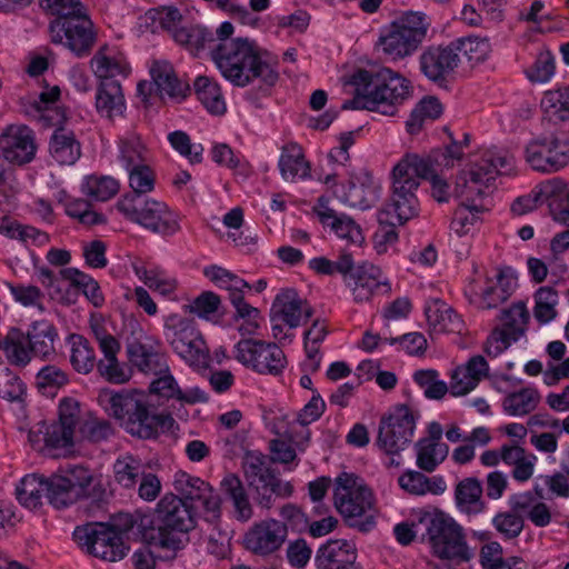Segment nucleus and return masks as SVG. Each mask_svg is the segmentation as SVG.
Listing matches in <instances>:
<instances>
[{
    "label": "nucleus",
    "mask_w": 569,
    "mask_h": 569,
    "mask_svg": "<svg viewBox=\"0 0 569 569\" xmlns=\"http://www.w3.org/2000/svg\"><path fill=\"white\" fill-rule=\"evenodd\" d=\"M168 139L181 156L189 159L191 163H199L202 160L203 147L192 144L189 136L183 131H174L168 136Z\"/></svg>",
    "instance_id": "62"
},
{
    "label": "nucleus",
    "mask_w": 569,
    "mask_h": 569,
    "mask_svg": "<svg viewBox=\"0 0 569 569\" xmlns=\"http://www.w3.org/2000/svg\"><path fill=\"white\" fill-rule=\"evenodd\" d=\"M98 400L127 432L140 439L157 438L161 432L169 431L174 423L170 415L151 413L148 396L137 389H102Z\"/></svg>",
    "instance_id": "2"
},
{
    "label": "nucleus",
    "mask_w": 569,
    "mask_h": 569,
    "mask_svg": "<svg viewBox=\"0 0 569 569\" xmlns=\"http://www.w3.org/2000/svg\"><path fill=\"white\" fill-rule=\"evenodd\" d=\"M73 538L88 553L110 562L121 560L129 550L122 537L109 525L102 522L77 527Z\"/></svg>",
    "instance_id": "12"
},
{
    "label": "nucleus",
    "mask_w": 569,
    "mask_h": 569,
    "mask_svg": "<svg viewBox=\"0 0 569 569\" xmlns=\"http://www.w3.org/2000/svg\"><path fill=\"white\" fill-rule=\"evenodd\" d=\"M47 498L54 508H64L80 500L78 493L61 475L47 479Z\"/></svg>",
    "instance_id": "53"
},
{
    "label": "nucleus",
    "mask_w": 569,
    "mask_h": 569,
    "mask_svg": "<svg viewBox=\"0 0 569 569\" xmlns=\"http://www.w3.org/2000/svg\"><path fill=\"white\" fill-rule=\"evenodd\" d=\"M441 162L436 156H420L406 153L391 170V186H399L407 189H418L421 179L438 170Z\"/></svg>",
    "instance_id": "19"
},
{
    "label": "nucleus",
    "mask_w": 569,
    "mask_h": 569,
    "mask_svg": "<svg viewBox=\"0 0 569 569\" xmlns=\"http://www.w3.org/2000/svg\"><path fill=\"white\" fill-rule=\"evenodd\" d=\"M60 277L76 287L82 289L83 295L94 306L101 307L104 298L98 282L90 276L76 268H64L59 272Z\"/></svg>",
    "instance_id": "49"
},
{
    "label": "nucleus",
    "mask_w": 569,
    "mask_h": 569,
    "mask_svg": "<svg viewBox=\"0 0 569 569\" xmlns=\"http://www.w3.org/2000/svg\"><path fill=\"white\" fill-rule=\"evenodd\" d=\"M47 440L49 442V455L57 456L56 450H69L76 443V430L62 425L52 422L47 425Z\"/></svg>",
    "instance_id": "58"
},
{
    "label": "nucleus",
    "mask_w": 569,
    "mask_h": 569,
    "mask_svg": "<svg viewBox=\"0 0 569 569\" xmlns=\"http://www.w3.org/2000/svg\"><path fill=\"white\" fill-rule=\"evenodd\" d=\"M311 316L312 308L293 289L281 290L271 307V321H282L289 328H297Z\"/></svg>",
    "instance_id": "24"
},
{
    "label": "nucleus",
    "mask_w": 569,
    "mask_h": 569,
    "mask_svg": "<svg viewBox=\"0 0 569 569\" xmlns=\"http://www.w3.org/2000/svg\"><path fill=\"white\" fill-rule=\"evenodd\" d=\"M66 212L69 217L78 219L84 226H96L106 222L104 216L92 210L91 204L83 199L70 201L66 207Z\"/></svg>",
    "instance_id": "61"
},
{
    "label": "nucleus",
    "mask_w": 569,
    "mask_h": 569,
    "mask_svg": "<svg viewBox=\"0 0 569 569\" xmlns=\"http://www.w3.org/2000/svg\"><path fill=\"white\" fill-rule=\"evenodd\" d=\"M143 228L161 236H172L180 230V224L164 202L148 199L144 211L136 222Z\"/></svg>",
    "instance_id": "25"
},
{
    "label": "nucleus",
    "mask_w": 569,
    "mask_h": 569,
    "mask_svg": "<svg viewBox=\"0 0 569 569\" xmlns=\"http://www.w3.org/2000/svg\"><path fill=\"white\" fill-rule=\"evenodd\" d=\"M333 500L337 510L352 521L351 526L359 527L361 531L371 528L372 516L367 517L362 522L357 521L372 507V493L357 476L343 472L336 478Z\"/></svg>",
    "instance_id": "10"
},
{
    "label": "nucleus",
    "mask_w": 569,
    "mask_h": 569,
    "mask_svg": "<svg viewBox=\"0 0 569 569\" xmlns=\"http://www.w3.org/2000/svg\"><path fill=\"white\" fill-rule=\"evenodd\" d=\"M417 466L426 472H432L447 458L449 448L446 443L417 441Z\"/></svg>",
    "instance_id": "52"
},
{
    "label": "nucleus",
    "mask_w": 569,
    "mask_h": 569,
    "mask_svg": "<svg viewBox=\"0 0 569 569\" xmlns=\"http://www.w3.org/2000/svg\"><path fill=\"white\" fill-rule=\"evenodd\" d=\"M271 459L259 451H247L242 458V469L248 486L254 491L257 503L263 509L273 505V496L286 498L293 488L290 482L279 479L270 467Z\"/></svg>",
    "instance_id": "9"
},
{
    "label": "nucleus",
    "mask_w": 569,
    "mask_h": 569,
    "mask_svg": "<svg viewBox=\"0 0 569 569\" xmlns=\"http://www.w3.org/2000/svg\"><path fill=\"white\" fill-rule=\"evenodd\" d=\"M0 143L6 159L16 164L28 163L36 156L34 136L27 126H9L1 134Z\"/></svg>",
    "instance_id": "22"
},
{
    "label": "nucleus",
    "mask_w": 569,
    "mask_h": 569,
    "mask_svg": "<svg viewBox=\"0 0 569 569\" xmlns=\"http://www.w3.org/2000/svg\"><path fill=\"white\" fill-rule=\"evenodd\" d=\"M154 523L146 533L148 542L176 553L183 546L184 535L194 528L192 506L176 495H164L157 505Z\"/></svg>",
    "instance_id": "6"
},
{
    "label": "nucleus",
    "mask_w": 569,
    "mask_h": 569,
    "mask_svg": "<svg viewBox=\"0 0 569 569\" xmlns=\"http://www.w3.org/2000/svg\"><path fill=\"white\" fill-rule=\"evenodd\" d=\"M499 320L501 325L498 328L518 341L526 336L530 322V313L523 301H517L501 310Z\"/></svg>",
    "instance_id": "37"
},
{
    "label": "nucleus",
    "mask_w": 569,
    "mask_h": 569,
    "mask_svg": "<svg viewBox=\"0 0 569 569\" xmlns=\"http://www.w3.org/2000/svg\"><path fill=\"white\" fill-rule=\"evenodd\" d=\"M119 190V183L111 177L90 176L86 179L83 192L97 201H107Z\"/></svg>",
    "instance_id": "60"
},
{
    "label": "nucleus",
    "mask_w": 569,
    "mask_h": 569,
    "mask_svg": "<svg viewBox=\"0 0 569 569\" xmlns=\"http://www.w3.org/2000/svg\"><path fill=\"white\" fill-rule=\"evenodd\" d=\"M128 355L130 362L142 372L160 375L168 370L163 357L140 342L130 343Z\"/></svg>",
    "instance_id": "41"
},
{
    "label": "nucleus",
    "mask_w": 569,
    "mask_h": 569,
    "mask_svg": "<svg viewBox=\"0 0 569 569\" xmlns=\"http://www.w3.org/2000/svg\"><path fill=\"white\" fill-rule=\"evenodd\" d=\"M451 43L452 47H456L457 54L462 53L471 63L485 61L491 52V44L488 38L467 37Z\"/></svg>",
    "instance_id": "55"
},
{
    "label": "nucleus",
    "mask_w": 569,
    "mask_h": 569,
    "mask_svg": "<svg viewBox=\"0 0 569 569\" xmlns=\"http://www.w3.org/2000/svg\"><path fill=\"white\" fill-rule=\"evenodd\" d=\"M416 519L422 540L436 557L457 563L472 557L463 528L451 516L437 508L420 509L416 511Z\"/></svg>",
    "instance_id": "5"
},
{
    "label": "nucleus",
    "mask_w": 569,
    "mask_h": 569,
    "mask_svg": "<svg viewBox=\"0 0 569 569\" xmlns=\"http://www.w3.org/2000/svg\"><path fill=\"white\" fill-rule=\"evenodd\" d=\"M148 197L144 193H126L116 203V207L123 217L132 222H137L140 214L144 211Z\"/></svg>",
    "instance_id": "63"
},
{
    "label": "nucleus",
    "mask_w": 569,
    "mask_h": 569,
    "mask_svg": "<svg viewBox=\"0 0 569 569\" xmlns=\"http://www.w3.org/2000/svg\"><path fill=\"white\" fill-rule=\"evenodd\" d=\"M173 39L181 46H184L188 50L193 53L199 52L202 49L209 48L211 43L216 42L214 34L207 28L194 26V27H181L174 29Z\"/></svg>",
    "instance_id": "48"
},
{
    "label": "nucleus",
    "mask_w": 569,
    "mask_h": 569,
    "mask_svg": "<svg viewBox=\"0 0 569 569\" xmlns=\"http://www.w3.org/2000/svg\"><path fill=\"white\" fill-rule=\"evenodd\" d=\"M278 167L282 179L291 182L308 177L310 171L301 148L296 143L282 147Z\"/></svg>",
    "instance_id": "35"
},
{
    "label": "nucleus",
    "mask_w": 569,
    "mask_h": 569,
    "mask_svg": "<svg viewBox=\"0 0 569 569\" xmlns=\"http://www.w3.org/2000/svg\"><path fill=\"white\" fill-rule=\"evenodd\" d=\"M47 490V479L38 475H27L16 488L18 501L28 509H37L42 503Z\"/></svg>",
    "instance_id": "46"
},
{
    "label": "nucleus",
    "mask_w": 569,
    "mask_h": 569,
    "mask_svg": "<svg viewBox=\"0 0 569 569\" xmlns=\"http://www.w3.org/2000/svg\"><path fill=\"white\" fill-rule=\"evenodd\" d=\"M203 272L217 287L229 292V299L233 307L244 301L243 290L250 289L247 281L218 266H210Z\"/></svg>",
    "instance_id": "38"
},
{
    "label": "nucleus",
    "mask_w": 569,
    "mask_h": 569,
    "mask_svg": "<svg viewBox=\"0 0 569 569\" xmlns=\"http://www.w3.org/2000/svg\"><path fill=\"white\" fill-rule=\"evenodd\" d=\"M336 197L351 208L366 210L372 207L379 199L378 188L371 183L349 182L348 186H340L335 190Z\"/></svg>",
    "instance_id": "34"
},
{
    "label": "nucleus",
    "mask_w": 569,
    "mask_h": 569,
    "mask_svg": "<svg viewBox=\"0 0 569 569\" xmlns=\"http://www.w3.org/2000/svg\"><path fill=\"white\" fill-rule=\"evenodd\" d=\"M417 190L391 186L389 200L385 204L379 220L393 227L396 224H403L408 220L418 217L419 200L416 194Z\"/></svg>",
    "instance_id": "23"
},
{
    "label": "nucleus",
    "mask_w": 569,
    "mask_h": 569,
    "mask_svg": "<svg viewBox=\"0 0 569 569\" xmlns=\"http://www.w3.org/2000/svg\"><path fill=\"white\" fill-rule=\"evenodd\" d=\"M355 97L342 109H366L393 116L399 104L410 96L409 81L389 68L377 71L359 70L352 76Z\"/></svg>",
    "instance_id": "3"
},
{
    "label": "nucleus",
    "mask_w": 569,
    "mask_h": 569,
    "mask_svg": "<svg viewBox=\"0 0 569 569\" xmlns=\"http://www.w3.org/2000/svg\"><path fill=\"white\" fill-rule=\"evenodd\" d=\"M196 94L204 108L212 114H223L226 103L216 81L206 76H199L193 82Z\"/></svg>",
    "instance_id": "44"
},
{
    "label": "nucleus",
    "mask_w": 569,
    "mask_h": 569,
    "mask_svg": "<svg viewBox=\"0 0 569 569\" xmlns=\"http://www.w3.org/2000/svg\"><path fill=\"white\" fill-rule=\"evenodd\" d=\"M62 477L81 499L97 501L101 499L104 492L100 481L94 478L89 469L82 466L69 468Z\"/></svg>",
    "instance_id": "33"
},
{
    "label": "nucleus",
    "mask_w": 569,
    "mask_h": 569,
    "mask_svg": "<svg viewBox=\"0 0 569 569\" xmlns=\"http://www.w3.org/2000/svg\"><path fill=\"white\" fill-rule=\"evenodd\" d=\"M71 342V355L70 362L76 371L79 373L87 375L96 366V353L89 341L79 335H72L70 337Z\"/></svg>",
    "instance_id": "50"
},
{
    "label": "nucleus",
    "mask_w": 569,
    "mask_h": 569,
    "mask_svg": "<svg viewBox=\"0 0 569 569\" xmlns=\"http://www.w3.org/2000/svg\"><path fill=\"white\" fill-rule=\"evenodd\" d=\"M164 337L173 351L190 366L207 365L208 348L191 320L177 315L169 316L164 323Z\"/></svg>",
    "instance_id": "11"
},
{
    "label": "nucleus",
    "mask_w": 569,
    "mask_h": 569,
    "mask_svg": "<svg viewBox=\"0 0 569 569\" xmlns=\"http://www.w3.org/2000/svg\"><path fill=\"white\" fill-rule=\"evenodd\" d=\"M113 435V428L108 420L91 418L79 426V441L100 443Z\"/></svg>",
    "instance_id": "59"
},
{
    "label": "nucleus",
    "mask_w": 569,
    "mask_h": 569,
    "mask_svg": "<svg viewBox=\"0 0 569 569\" xmlns=\"http://www.w3.org/2000/svg\"><path fill=\"white\" fill-rule=\"evenodd\" d=\"M288 536L284 522L264 519L256 522L244 535V548L257 556H270L280 550Z\"/></svg>",
    "instance_id": "18"
},
{
    "label": "nucleus",
    "mask_w": 569,
    "mask_h": 569,
    "mask_svg": "<svg viewBox=\"0 0 569 569\" xmlns=\"http://www.w3.org/2000/svg\"><path fill=\"white\" fill-rule=\"evenodd\" d=\"M355 546L347 540H329L322 545L315 557L318 569H350L356 562Z\"/></svg>",
    "instance_id": "27"
},
{
    "label": "nucleus",
    "mask_w": 569,
    "mask_h": 569,
    "mask_svg": "<svg viewBox=\"0 0 569 569\" xmlns=\"http://www.w3.org/2000/svg\"><path fill=\"white\" fill-rule=\"evenodd\" d=\"M107 47L100 48L91 59V68L94 74L104 80H114L117 76H127L128 66L121 59L107 54Z\"/></svg>",
    "instance_id": "51"
},
{
    "label": "nucleus",
    "mask_w": 569,
    "mask_h": 569,
    "mask_svg": "<svg viewBox=\"0 0 569 569\" xmlns=\"http://www.w3.org/2000/svg\"><path fill=\"white\" fill-rule=\"evenodd\" d=\"M416 429V418L409 407L401 405L382 417L379 422L376 445L388 458L387 468H399L401 452L411 443Z\"/></svg>",
    "instance_id": "8"
},
{
    "label": "nucleus",
    "mask_w": 569,
    "mask_h": 569,
    "mask_svg": "<svg viewBox=\"0 0 569 569\" xmlns=\"http://www.w3.org/2000/svg\"><path fill=\"white\" fill-rule=\"evenodd\" d=\"M26 338L34 357L47 360L56 353L54 341L58 338V331L51 322L47 320L32 322Z\"/></svg>",
    "instance_id": "30"
},
{
    "label": "nucleus",
    "mask_w": 569,
    "mask_h": 569,
    "mask_svg": "<svg viewBox=\"0 0 569 569\" xmlns=\"http://www.w3.org/2000/svg\"><path fill=\"white\" fill-rule=\"evenodd\" d=\"M118 146V160L126 171L146 163V147L138 134L123 136Z\"/></svg>",
    "instance_id": "47"
},
{
    "label": "nucleus",
    "mask_w": 569,
    "mask_h": 569,
    "mask_svg": "<svg viewBox=\"0 0 569 569\" xmlns=\"http://www.w3.org/2000/svg\"><path fill=\"white\" fill-rule=\"evenodd\" d=\"M541 107L550 117L559 120L569 119V86L547 91L541 99Z\"/></svg>",
    "instance_id": "57"
},
{
    "label": "nucleus",
    "mask_w": 569,
    "mask_h": 569,
    "mask_svg": "<svg viewBox=\"0 0 569 569\" xmlns=\"http://www.w3.org/2000/svg\"><path fill=\"white\" fill-rule=\"evenodd\" d=\"M460 57L452 43L430 46L419 57L421 72L432 82L442 83L459 66Z\"/></svg>",
    "instance_id": "21"
},
{
    "label": "nucleus",
    "mask_w": 569,
    "mask_h": 569,
    "mask_svg": "<svg viewBox=\"0 0 569 569\" xmlns=\"http://www.w3.org/2000/svg\"><path fill=\"white\" fill-rule=\"evenodd\" d=\"M515 288V278L499 269L493 278L486 277L483 283L470 286V302L482 310L495 309L511 297Z\"/></svg>",
    "instance_id": "20"
},
{
    "label": "nucleus",
    "mask_w": 569,
    "mask_h": 569,
    "mask_svg": "<svg viewBox=\"0 0 569 569\" xmlns=\"http://www.w3.org/2000/svg\"><path fill=\"white\" fill-rule=\"evenodd\" d=\"M50 31L54 43H62L77 57L88 56L96 41L93 24L86 11L67 19H56Z\"/></svg>",
    "instance_id": "13"
},
{
    "label": "nucleus",
    "mask_w": 569,
    "mask_h": 569,
    "mask_svg": "<svg viewBox=\"0 0 569 569\" xmlns=\"http://www.w3.org/2000/svg\"><path fill=\"white\" fill-rule=\"evenodd\" d=\"M234 358L259 373L277 376L286 367V356L272 342L242 339L234 346Z\"/></svg>",
    "instance_id": "15"
},
{
    "label": "nucleus",
    "mask_w": 569,
    "mask_h": 569,
    "mask_svg": "<svg viewBox=\"0 0 569 569\" xmlns=\"http://www.w3.org/2000/svg\"><path fill=\"white\" fill-rule=\"evenodd\" d=\"M541 396L535 388L527 387L508 393L502 400L503 411L512 417H521L532 412L539 405Z\"/></svg>",
    "instance_id": "42"
},
{
    "label": "nucleus",
    "mask_w": 569,
    "mask_h": 569,
    "mask_svg": "<svg viewBox=\"0 0 569 569\" xmlns=\"http://www.w3.org/2000/svg\"><path fill=\"white\" fill-rule=\"evenodd\" d=\"M113 471L118 483L124 488H132L139 481L144 468L139 459L126 455L116 460Z\"/></svg>",
    "instance_id": "56"
},
{
    "label": "nucleus",
    "mask_w": 569,
    "mask_h": 569,
    "mask_svg": "<svg viewBox=\"0 0 569 569\" xmlns=\"http://www.w3.org/2000/svg\"><path fill=\"white\" fill-rule=\"evenodd\" d=\"M50 157L61 166H71L81 156V147L74 133L66 128H57L49 142Z\"/></svg>",
    "instance_id": "31"
},
{
    "label": "nucleus",
    "mask_w": 569,
    "mask_h": 569,
    "mask_svg": "<svg viewBox=\"0 0 569 569\" xmlns=\"http://www.w3.org/2000/svg\"><path fill=\"white\" fill-rule=\"evenodd\" d=\"M558 292L550 286L541 287L535 295L533 316L542 325L550 322L557 316Z\"/></svg>",
    "instance_id": "54"
},
{
    "label": "nucleus",
    "mask_w": 569,
    "mask_h": 569,
    "mask_svg": "<svg viewBox=\"0 0 569 569\" xmlns=\"http://www.w3.org/2000/svg\"><path fill=\"white\" fill-rule=\"evenodd\" d=\"M136 276L151 290L163 296L173 293L178 287L176 278L159 267L132 266Z\"/></svg>",
    "instance_id": "43"
},
{
    "label": "nucleus",
    "mask_w": 569,
    "mask_h": 569,
    "mask_svg": "<svg viewBox=\"0 0 569 569\" xmlns=\"http://www.w3.org/2000/svg\"><path fill=\"white\" fill-rule=\"evenodd\" d=\"M501 460L508 466H513L512 477L516 480L527 481L533 475L537 458L518 445H503Z\"/></svg>",
    "instance_id": "39"
},
{
    "label": "nucleus",
    "mask_w": 569,
    "mask_h": 569,
    "mask_svg": "<svg viewBox=\"0 0 569 569\" xmlns=\"http://www.w3.org/2000/svg\"><path fill=\"white\" fill-rule=\"evenodd\" d=\"M173 487L180 495L179 498H182L192 508L201 507L212 518L219 516L221 499L204 480L184 471H178L174 475Z\"/></svg>",
    "instance_id": "17"
},
{
    "label": "nucleus",
    "mask_w": 569,
    "mask_h": 569,
    "mask_svg": "<svg viewBox=\"0 0 569 569\" xmlns=\"http://www.w3.org/2000/svg\"><path fill=\"white\" fill-rule=\"evenodd\" d=\"M0 348L4 351L10 363L19 367L27 366L33 356L26 335L17 328L9 330Z\"/></svg>",
    "instance_id": "45"
},
{
    "label": "nucleus",
    "mask_w": 569,
    "mask_h": 569,
    "mask_svg": "<svg viewBox=\"0 0 569 569\" xmlns=\"http://www.w3.org/2000/svg\"><path fill=\"white\" fill-rule=\"evenodd\" d=\"M96 109L110 121L123 117L126 100L118 80L101 81L96 94Z\"/></svg>",
    "instance_id": "28"
},
{
    "label": "nucleus",
    "mask_w": 569,
    "mask_h": 569,
    "mask_svg": "<svg viewBox=\"0 0 569 569\" xmlns=\"http://www.w3.org/2000/svg\"><path fill=\"white\" fill-rule=\"evenodd\" d=\"M320 222L325 227H329L339 238L347 240L352 244L360 246L365 238L361 228L353 219L346 214H338L333 209L329 208L323 198L318 200L315 208Z\"/></svg>",
    "instance_id": "26"
},
{
    "label": "nucleus",
    "mask_w": 569,
    "mask_h": 569,
    "mask_svg": "<svg viewBox=\"0 0 569 569\" xmlns=\"http://www.w3.org/2000/svg\"><path fill=\"white\" fill-rule=\"evenodd\" d=\"M150 74L161 97L183 98L189 89L177 78L173 67L168 61H154Z\"/></svg>",
    "instance_id": "32"
},
{
    "label": "nucleus",
    "mask_w": 569,
    "mask_h": 569,
    "mask_svg": "<svg viewBox=\"0 0 569 569\" xmlns=\"http://www.w3.org/2000/svg\"><path fill=\"white\" fill-rule=\"evenodd\" d=\"M430 22L426 14L409 11L391 22L379 39L382 52L391 60H401L415 54L422 46Z\"/></svg>",
    "instance_id": "7"
},
{
    "label": "nucleus",
    "mask_w": 569,
    "mask_h": 569,
    "mask_svg": "<svg viewBox=\"0 0 569 569\" xmlns=\"http://www.w3.org/2000/svg\"><path fill=\"white\" fill-rule=\"evenodd\" d=\"M211 58L221 74L237 87H246L254 79L273 84L278 73L260 57L254 42L247 38L220 41L211 47Z\"/></svg>",
    "instance_id": "4"
},
{
    "label": "nucleus",
    "mask_w": 569,
    "mask_h": 569,
    "mask_svg": "<svg viewBox=\"0 0 569 569\" xmlns=\"http://www.w3.org/2000/svg\"><path fill=\"white\" fill-rule=\"evenodd\" d=\"M24 386L21 379L8 368L0 370V397L8 401L21 400Z\"/></svg>",
    "instance_id": "64"
},
{
    "label": "nucleus",
    "mask_w": 569,
    "mask_h": 569,
    "mask_svg": "<svg viewBox=\"0 0 569 569\" xmlns=\"http://www.w3.org/2000/svg\"><path fill=\"white\" fill-rule=\"evenodd\" d=\"M482 486L477 478L461 480L455 491L457 507L467 515H478L485 509Z\"/></svg>",
    "instance_id": "36"
},
{
    "label": "nucleus",
    "mask_w": 569,
    "mask_h": 569,
    "mask_svg": "<svg viewBox=\"0 0 569 569\" xmlns=\"http://www.w3.org/2000/svg\"><path fill=\"white\" fill-rule=\"evenodd\" d=\"M335 272L341 273L349 279L348 286L352 287L356 301H367L378 289L390 290L388 281L382 279V271L379 267L371 263H362L355 267L351 253L343 252L339 259L333 262Z\"/></svg>",
    "instance_id": "14"
},
{
    "label": "nucleus",
    "mask_w": 569,
    "mask_h": 569,
    "mask_svg": "<svg viewBox=\"0 0 569 569\" xmlns=\"http://www.w3.org/2000/svg\"><path fill=\"white\" fill-rule=\"evenodd\" d=\"M526 160L533 170L558 171L569 162V140L553 134L537 138L528 143Z\"/></svg>",
    "instance_id": "16"
},
{
    "label": "nucleus",
    "mask_w": 569,
    "mask_h": 569,
    "mask_svg": "<svg viewBox=\"0 0 569 569\" xmlns=\"http://www.w3.org/2000/svg\"><path fill=\"white\" fill-rule=\"evenodd\" d=\"M425 313L430 328L436 332L460 333L463 329L462 319L440 299L428 301Z\"/></svg>",
    "instance_id": "29"
},
{
    "label": "nucleus",
    "mask_w": 569,
    "mask_h": 569,
    "mask_svg": "<svg viewBox=\"0 0 569 569\" xmlns=\"http://www.w3.org/2000/svg\"><path fill=\"white\" fill-rule=\"evenodd\" d=\"M221 489L232 501L238 520L248 521L253 516L252 506L240 478L234 473L227 475L221 481Z\"/></svg>",
    "instance_id": "40"
},
{
    "label": "nucleus",
    "mask_w": 569,
    "mask_h": 569,
    "mask_svg": "<svg viewBox=\"0 0 569 569\" xmlns=\"http://www.w3.org/2000/svg\"><path fill=\"white\" fill-rule=\"evenodd\" d=\"M512 164L513 158L507 152L488 150L458 174L453 192L460 203L450 224L453 232L467 234L480 221V214L488 210L485 200L491 192L492 182L497 174L510 172Z\"/></svg>",
    "instance_id": "1"
}]
</instances>
